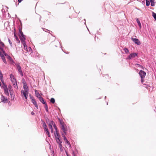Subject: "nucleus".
Instances as JSON below:
<instances>
[{"label": "nucleus", "mask_w": 156, "mask_h": 156, "mask_svg": "<svg viewBox=\"0 0 156 156\" xmlns=\"http://www.w3.org/2000/svg\"><path fill=\"white\" fill-rule=\"evenodd\" d=\"M39 100L42 103L45 105L46 111L47 112H48V108L47 104L46 103L44 102V99L43 98H42L41 97L39 99Z\"/></svg>", "instance_id": "nucleus-9"}, {"label": "nucleus", "mask_w": 156, "mask_h": 156, "mask_svg": "<svg viewBox=\"0 0 156 156\" xmlns=\"http://www.w3.org/2000/svg\"><path fill=\"white\" fill-rule=\"evenodd\" d=\"M32 100V102L34 104H35L36 102L33 98H31Z\"/></svg>", "instance_id": "nucleus-28"}, {"label": "nucleus", "mask_w": 156, "mask_h": 156, "mask_svg": "<svg viewBox=\"0 0 156 156\" xmlns=\"http://www.w3.org/2000/svg\"><path fill=\"white\" fill-rule=\"evenodd\" d=\"M66 154L67 156H68L67 153L66 152Z\"/></svg>", "instance_id": "nucleus-37"}, {"label": "nucleus", "mask_w": 156, "mask_h": 156, "mask_svg": "<svg viewBox=\"0 0 156 156\" xmlns=\"http://www.w3.org/2000/svg\"><path fill=\"white\" fill-rule=\"evenodd\" d=\"M132 40L135 43L138 45H139L140 44V42L137 39L132 38Z\"/></svg>", "instance_id": "nucleus-12"}, {"label": "nucleus", "mask_w": 156, "mask_h": 156, "mask_svg": "<svg viewBox=\"0 0 156 156\" xmlns=\"http://www.w3.org/2000/svg\"><path fill=\"white\" fill-rule=\"evenodd\" d=\"M5 55L4 56L5 57ZM9 60V61H10V62L12 63L13 64L14 63V62L12 59V58L9 55H8L6 54V56H5Z\"/></svg>", "instance_id": "nucleus-13"}, {"label": "nucleus", "mask_w": 156, "mask_h": 156, "mask_svg": "<svg viewBox=\"0 0 156 156\" xmlns=\"http://www.w3.org/2000/svg\"><path fill=\"white\" fill-rule=\"evenodd\" d=\"M124 51L125 52L126 54H129V50L128 49L126 48H125L124 49Z\"/></svg>", "instance_id": "nucleus-20"}, {"label": "nucleus", "mask_w": 156, "mask_h": 156, "mask_svg": "<svg viewBox=\"0 0 156 156\" xmlns=\"http://www.w3.org/2000/svg\"><path fill=\"white\" fill-rule=\"evenodd\" d=\"M136 21L137 22V23L139 26L140 28H141V23H140V21L138 20V19H136Z\"/></svg>", "instance_id": "nucleus-21"}, {"label": "nucleus", "mask_w": 156, "mask_h": 156, "mask_svg": "<svg viewBox=\"0 0 156 156\" xmlns=\"http://www.w3.org/2000/svg\"><path fill=\"white\" fill-rule=\"evenodd\" d=\"M34 105L37 108H38V105L37 104L35 105Z\"/></svg>", "instance_id": "nucleus-33"}, {"label": "nucleus", "mask_w": 156, "mask_h": 156, "mask_svg": "<svg viewBox=\"0 0 156 156\" xmlns=\"http://www.w3.org/2000/svg\"><path fill=\"white\" fill-rule=\"evenodd\" d=\"M16 39L18 43H20V41L18 37L16 38Z\"/></svg>", "instance_id": "nucleus-30"}, {"label": "nucleus", "mask_w": 156, "mask_h": 156, "mask_svg": "<svg viewBox=\"0 0 156 156\" xmlns=\"http://www.w3.org/2000/svg\"><path fill=\"white\" fill-rule=\"evenodd\" d=\"M1 83H0V85H1ZM0 85L1 86V85Z\"/></svg>", "instance_id": "nucleus-40"}, {"label": "nucleus", "mask_w": 156, "mask_h": 156, "mask_svg": "<svg viewBox=\"0 0 156 156\" xmlns=\"http://www.w3.org/2000/svg\"><path fill=\"white\" fill-rule=\"evenodd\" d=\"M5 45L4 43L0 40V56L5 63H6V62L4 58V56H6V54L3 50Z\"/></svg>", "instance_id": "nucleus-2"}, {"label": "nucleus", "mask_w": 156, "mask_h": 156, "mask_svg": "<svg viewBox=\"0 0 156 156\" xmlns=\"http://www.w3.org/2000/svg\"><path fill=\"white\" fill-rule=\"evenodd\" d=\"M59 120L60 121V123L61 125V126L64 124V122L63 121H62V120H60V119H59Z\"/></svg>", "instance_id": "nucleus-29"}, {"label": "nucleus", "mask_w": 156, "mask_h": 156, "mask_svg": "<svg viewBox=\"0 0 156 156\" xmlns=\"http://www.w3.org/2000/svg\"><path fill=\"white\" fill-rule=\"evenodd\" d=\"M2 82H2V83L3 84V85L2 86H1V87L4 89V92H5V94L6 95L9 96V93L8 89L6 85H5V83H4V81L3 80H2Z\"/></svg>", "instance_id": "nucleus-7"}, {"label": "nucleus", "mask_w": 156, "mask_h": 156, "mask_svg": "<svg viewBox=\"0 0 156 156\" xmlns=\"http://www.w3.org/2000/svg\"><path fill=\"white\" fill-rule=\"evenodd\" d=\"M9 87H11V86H9Z\"/></svg>", "instance_id": "nucleus-39"}, {"label": "nucleus", "mask_w": 156, "mask_h": 156, "mask_svg": "<svg viewBox=\"0 0 156 156\" xmlns=\"http://www.w3.org/2000/svg\"><path fill=\"white\" fill-rule=\"evenodd\" d=\"M14 35H15V34H16V33H15V31H14Z\"/></svg>", "instance_id": "nucleus-36"}, {"label": "nucleus", "mask_w": 156, "mask_h": 156, "mask_svg": "<svg viewBox=\"0 0 156 156\" xmlns=\"http://www.w3.org/2000/svg\"><path fill=\"white\" fill-rule=\"evenodd\" d=\"M8 41H9V43L10 44V45L11 46H12V44L9 39H8Z\"/></svg>", "instance_id": "nucleus-31"}, {"label": "nucleus", "mask_w": 156, "mask_h": 156, "mask_svg": "<svg viewBox=\"0 0 156 156\" xmlns=\"http://www.w3.org/2000/svg\"><path fill=\"white\" fill-rule=\"evenodd\" d=\"M17 69L19 73L20 74L21 76H23V74L21 70V68L19 65H17Z\"/></svg>", "instance_id": "nucleus-10"}, {"label": "nucleus", "mask_w": 156, "mask_h": 156, "mask_svg": "<svg viewBox=\"0 0 156 156\" xmlns=\"http://www.w3.org/2000/svg\"><path fill=\"white\" fill-rule=\"evenodd\" d=\"M50 101L51 102L54 103L55 102V100L54 98H52L51 99Z\"/></svg>", "instance_id": "nucleus-26"}, {"label": "nucleus", "mask_w": 156, "mask_h": 156, "mask_svg": "<svg viewBox=\"0 0 156 156\" xmlns=\"http://www.w3.org/2000/svg\"><path fill=\"white\" fill-rule=\"evenodd\" d=\"M36 95L39 99L41 97V96L40 94L37 91V90L35 91Z\"/></svg>", "instance_id": "nucleus-15"}, {"label": "nucleus", "mask_w": 156, "mask_h": 156, "mask_svg": "<svg viewBox=\"0 0 156 156\" xmlns=\"http://www.w3.org/2000/svg\"><path fill=\"white\" fill-rule=\"evenodd\" d=\"M64 139L66 143L67 144H68V145L69 146V147H70V145L68 141L67 140V139L66 138V137H65L64 136Z\"/></svg>", "instance_id": "nucleus-19"}, {"label": "nucleus", "mask_w": 156, "mask_h": 156, "mask_svg": "<svg viewBox=\"0 0 156 156\" xmlns=\"http://www.w3.org/2000/svg\"><path fill=\"white\" fill-rule=\"evenodd\" d=\"M141 78V81L143 83L144 82V80H143V78H144L145 76L146 75V73L143 70H140L139 73Z\"/></svg>", "instance_id": "nucleus-6"}, {"label": "nucleus", "mask_w": 156, "mask_h": 156, "mask_svg": "<svg viewBox=\"0 0 156 156\" xmlns=\"http://www.w3.org/2000/svg\"><path fill=\"white\" fill-rule=\"evenodd\" d=\"M37 104V103L36 102L35 104H34L35 105Z\"/></svg>", "instance_id": "nucleus-38"}, {"label": "nucleus", "mask_w": 156, "mask_h": 156, "mask_svg": "<svg viewBox=\"0 0 156 156\" xmlns=\"http://www.w3.org/2000/svg\"><path fill=\"white\" fill-rule=\"evenodd\" d=\"M23 47H24V49L27 51L28 50H27V46L26 44L25 43V41L23 42Z\"/></svg>", "instance_id": "nucleus-18"}, {"label": "nucleus", "mask_w": 156, "mask_h": 156, "mask_svg": "<svg viewBox=\"0 0 156 156\" xmlns=\"http://www.w3.org/2000/svg\"><path fill=\"white\" fill-rule=\"evenodd\" d=\"M61 128L65 133H66V130L65 128V125H61Z\"/></svg>", "instance_id": "nucleus-17"}, {"label": "nucleus", "mask_w": 156, "mask_h": 156, "mask_svg": "<svg viewBox=\"0 0 156 156\" xmlns=\"http://www.w3.org/2000/svg\"><path fill=\"white\" fill-rule=\"evenodd\" d=\"M14 36L15 38L17 37V36L16 35V34H15V35H14Z\"/></svg>", "instance_id": "nucleus-35"}, {"label": "nucleus", "mask_w": 156, "mask_h": 156, "mask_svg": "<svg viewBox=\"0 0 156 156\" xmlns=\"http://www.w3.org/2000/svg\"><path fill=\"white\" fill-rule=\"evenodd\" d=\"M23 0H18L19 3H20Z\"/></svg>", "instance_id": "nucleus-32"}, {"label": "nucleus", "mask_w": 156, "mask_h": 156, "mask_svg": "<svg viewBox=\"0 0 156 156\" xmlns=\"http://www.w3.org/2000/svg\"><path fill=\"white\" fill-rule=\"evenodd\" d=\"M151 3V5L152 6H155V2H154V0H150Z\"/></svg>", "instance_id": "nucleus-16"}, {"label": "nucleus", "mask_w": 156, "mask_h": 156, "mask_svg": "<svg viewBox=\"0 0 156 156\" xmlns=\"http://www.w3.org/2000/svg\"><path fill=\"white\" fill-rule=\"evenodd\" d=\"M152 14L153 17L154 18L155 20H156V13L153 12H152Z\"/></svg>", "instance_id": "nucleus-24"}, {"label": "nucleus", "mask_w": 156, "mask_h": 156, "mask_svg": "<svg viewBox=\"0 0 156 156\" xmlns=\"http://www.w3.org/2000/svg\"><path fill=\"white\" fill-rule=\"evenodd\" d=\"M137 55V54L136 53H133L130 54L127 58L129 59H130L132 58H133L136 56Z\"/></svg>", "instance_id": "nucleus-8"}, {"label": "nucleus", "mask_w": 156, "mask_h": 156, "mask_svg": "<svg viewBox=\"0 0 156 156\" xmlns=\"http://www.w3.org/2000/svg\"><path fill=\"white\" fill-rule=\"evenodd\" d=\"M43 126L44 128V130L46 132V133L48 135L49 137H50V134L49 132L48 131V129L47 128V126L46 125L45 122L43 123Z\"/></svg>", "instance_id": "nucleus-11"}, {"label": "nucleus", "mask_w": 156, "mask_h": 156, "mask_svg": "<svg viewBox=\"0 0 156 156\" xmlns=\"http://www.w3.org/2000/svg\"><path fill=\"white\" fill-rule=\"evenodd\" d=\"M1 99L2 101L4 102V103L6 102L7 101V99L5 98V97L2 95V96Z\"/></svg>", "instance_id": "nucleus-14"}, {"label": "nucleus", "mask_w": 156, "mask_h": 156, "mask_svg": "<svg viewBox=\"0 0 156 156\" xmlns=\"http://www.w3.org/2000/svg\"><path fill=\"white\" fill-rule=\"evenodd\" d=\"M56 141L57 143H58V144L61 143L60 140L58 137H57L56 136Z\"/></svg>", "instance_id": "nucleus-23"}, {"label": "nucleus", "mask_w": 156, "mask_h": 156, "mask_svg": "<svg viewBox=\"0 0 156 156\" xmlns=\"http://www.w3.org/2000/svg\"><path fill=\"white\" fill-rule=\"evenodd\" d=\"M3 78V77L2 75L1 72L0 71V79L1 80L2 82H2Z\"/></svg>", "instance_id": "nucleus-22"}, {"label": "nucleus", "mask_w": 156, "mask_h": 156, "mask_svg": "<svg viewBox=\"0 0 156 156\" xmlns=\"http://www.w3.org/2000/svg\"><path fill=\"white\" fill-rule=\"evenodd\" d=\"M19 36L22 42H24L25 38V36L23 34V33L21 29L19 30Z\"/></svg>", "instance_id": "nucleus-4"}, {"label": "nucleus", "mask_w": 156, "mask_h": 156, "mask_svg": "<svg viewBox=\"0 0 156 156\" xmlns=\"http://www.w3.org/2000/svg\"><path fill=\"white\" fill-rule=\"evenodd\" d=\"M146 5L147 6H148L150 4V2L149 0H146Z\"/></svg>", "instance_id": "nucleus-25"}, {"label": "nucleus", "mask_w": 156, "mask_h": 156, "mask_svg": "<svg viewBox=\"0 0 156 156\" xmlns=\"http://www.w3.org/2000/svg\"><path fill=\"white\" fill-rule=\"evenodd\" d=\"M10 79L13 83V86L16 89H17L18 87L17 86V81L14 76L12 74H10Z\"/></svg>", "instance_id": "nucleus-3"}, {"label": "nucleus", "mask_w": 156, "mask_h": 156, "mask_svg": "<svg viewBox=\"0 0 156 156\" xmlns=\"http://www.w3.org/2000/svg\"><path fill=\"white\" fill-rule=\"evenodd\" d=\"M52 126H53L54 128L56 130H57V127L55 125V123L52 121H50L49 122V128L51 129V132L52 133H53V129Z\"/></svg>", "instance_id": "nucleus-5"}, {"label": "nucleus", "mask_w": 156, "mask_h": 156, "mask_svg": "<svg viewBox=\"0 0 156 156\" xmlns=\"http://www.w3.org/2000/svg\"><path fill=\"white\" fill-rule=\"evenodd\" d=\"M59 147L60 148L61 150H62V146L61 143H59Z\"/></svg>", "instance_id": "nucleus-27"}, {"label": "nucleus", "mask_w": 156, "mask_h": 156, "mask_svg": "<svg viewBox=\"0 0 156 156\" xmlns=\"http://www.w3.org/2000/svg\"><path fill=\"white\" fill-rule=\"evenodd\" d=\"M31 114H32V115H34V112H32L31 113Z\"/></svg>", "instance_id": "nucleus-34"}, {"label": "nucleus", "mask_w": 156, "mask_h": 156, "mask_svg": "<svg viewBox=\"0 0 156 156\" xmlns=\"http://www.w3.org/2000/svg\"><path fill=\"white\" fill-rule=\"evenodd\" d=\"M22 80L24 90H21V95L22 96H24L25 99H27L28 94V87L26 83L25 82V80L24 79H23Z\"/></svg>", "instance_id": "nucleus-1"}]
</instances>
